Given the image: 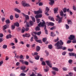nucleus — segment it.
<instances>
[{
	"mask_svg": "<svg viewBox=\"0 0 76 76\" xmlns=\"http://www.w3.org/2000/svg\"><path fill=\"white\" fill-rule=\"evenodd\" d=\"M64 43L61 40H60V41H58L57 43L55 44V46L57 47V49L60 50V49H62L63 50H67L66 47H63L61 45H63Z\"/></svg>",
	"mask_w": 76,
	"mask_h": 76,
	"instance_id": "1",
	"label": "nucleus"
},
{
	"mask_svg": "<svg viewBox=\"0 0 76 76\" xmlns=\"http://www.w3.org/2000/svg\"><path fill=\"white\" fill-rule=\"evenodd\" d=\"M21 4L23 6H24V7H25L26 6H27V7H28L29 6H30L29 4L26 3L25 1H22L21 2Z\"/></svg>",
	"mask_w": 76,
	"mask_h": 76,
	"instance_id": "2",
	"label": "nucleus"
},
{
	"mask_svg": "<svg viewBox=\"0 0 76 76\" xmlns=\"http://www.w3.org/2000/svg\"><path fill=\"white\" fill-rule=\"evenodd\" d=\"M68 39L71 41L74 40V39H75V36L73 35H70V37H69Z\"/></svg>",
	"mask_w": 76,
	"mask_h": 76,
	"instance_id": "3",
	"label": "nucleus"
},
{
	"mask_svg": "<svg viewBox=\"0 0 76 76\" xmlns=\"http://www.w3.org/2000/svg\"><path fill=\"white\" fill-rule=\"evenodd\" d=\"M45 62L47 64L48 66H49L50 67H52V64L50 62V61H46Z\"/></svg>",
	"mask_w": 76,
	"mask_h": 76,
	"instance_id": "4",
	"label": "nucleus"
},
{
	"mask_svg": "<svg viewBox=\"0 0 76 76\" xmlns=\"http://www.w3.org/2000/svg\"><path fill=\"white\" fill-rule=\"evenodd\" d=\"M22 14L25 17L26 20L29 19V16L25 14H24L23 13H22Z\"/></svg>",
	"mask_w": 76,
	"mask_h": 76,
	"instance_id": "5",
	"label": "nucleus"
},
{
	"mask_svg": "<svg viewBox=\"0 0 76 76\" xmlns=\"http://www.w3.org/2000/svg\"><path fill=\"white\" fill-rule=\"evenodd\" d=\"M42 21L43 22L42 23V22H40L38 25V26H39V27H41V26L42 25V23H45V24H46L45 23V22L44 20H42Z\"/></svg>",
	"mask_w": 76,
	"mask_h": 76,
	"instance_id": "6",
	"label": "nucleus"
},
{
	"mask_svg": "<svg viewBox=\"0 0 76 76\" xmlns=\"http://www.w3.org/2000/svg\"><path fill=\"white\" fill-rule=\"evenodd\" d=\"M40 26H41V27L42 26V27H44V26H45L44 29L45 30V31L46 30H47V28L46 27V24H45V23H42V25Z\"/></svg>",
	"mask_w": 76,
	"mask_h": 76,
	"instance_id": "7",
	"label": "nucleus"
},
{
	"mask_svg": "<svg viewBox=\"0 0 76 76\" xmlns=\"http://www.w3.org/2000/svg\"><path fill=\"white\" fill-rule=\"evenodd\" d=\"M56 17H57V18H56V21H58V20H59L60 19H61V18H63V17L60 18V16H59V15H58L56 16Z\"/></svg>",
	"mask_w": 76,
	"mask_h": 76,
	"instance_id": "8",
	"label": "nucleus"
},
{
	"mask_svg": "<svg viewBox=\"0 0 76 76\" xmlns=\"http://www.w3.org/2000/svg\"><path fill=\"white\" fill-rule=\"evenodd\" d=\"M49 1H50V2H49V4L51 6H53L54 3V0H49Z\"/></svg>",
	"mask_w": 76,
	"mask_h": 76,
	"instance_id": "9",
	"label": "nucleus"
},
{
	"mask_svg": "<svg viewBox=\"0 0 76 76\" xmlns=\"http://www.w3.org/2000/svg\"><path fill=\"white\" fill-rule=\"evenodd\" d=\"M42 14L37 15L35 17L36 19H38V18H42Z\"/></svg>",
	"mask_w": 76,
	"mask_h": 76,
	"instance_id": "10",
	"label": "nucleus"
},
{
	"mask_svg": "<svg viewBox=\"0 0 76 76\" xmlns=\"http://www.w3.org/2000/svg\"><path fill=\"white\" fill-rule=\"evenodd\" d=\"M58 8H54V13H58Z\"/></svg>",
	"mask_w": 76,
	"mask_h": 76,
	"instance_id": "11",
	"label": "nucleus"
},
{
	"mask_svg": "<svg viewBox=\"0 0 76 76\" xmlns=\"http://www.w3.org/2000/svg\"><path fill=\"white\" fill-rule=\"evenodd\" d=\"M14 10L15 11V12H18V13H20L21 11L19 10L17 8H15L14 9Z\"/></svg>",
	"mask_w": 76,
	"mask_h": 76,
	"instance_id": "12",
	"label": "nucleus"
},
{
	"mask_svg": "<svg viewBox=\"0 0 76 76\" xmlns=\"http://www.w3.org/2000/svg\"><path fill=\"white\" fill-rule=\"evenodd\" d=\"M69 56H74L75 57V53H69Z\"/></svg>",
	"mask_w": 76,
	"mask_h": 76,
	"instance_id": "13",
	"label": "nucleus"
},
{
	"mask_svg": "<svg viewBox=\"0 0 76 76\" xmlns=\"http://www.w3.org/2000/svg\"><path fill=\"white\" fill-rule=\"evenodd\" d=\"M40 50H41V48L39 46H37L36 47V50L37 52L39 51Z\"/></svg>",
	"mask_w": 76,
	"mask_h": 76,
	"instance_id": "14",
	"label": "nucleus"
},
{
	"mask_svg": "<svg viewBox=\"0 0 76 76\" xmlns=\"http://www.w3.org/2000/svg\"><path fill=\"white\" fill-rule=\"evenodd\" d=\"M12 38V35L10 34H8L6 36L7 39H9V38Z\"/></svg>",
	"mask_w": 76,
	"mask_h": 76,
	"instance_id": "15",
	"label": "nucleus"
},
{
	"mask_svg": "<svg viewBox=\"0 0 76 76\" xmlns=\"http://www.w3.org/2000/svg\"><path fill=\"white\" fill-rule=\"evenodd\" d=\"M52 69L53 70H55V71H58V69L56 67H52Z\"/></svg>",
	"mask_w": 76,
	"mask_h": 76,
	"instance_id": "16",
	"label": "nucleus"
},
{
	"mask_svg": "<svg viewBox=\"0 0 76 76\" xmlns=\"http://www.w3.org/2000/svg\"><path fill=\"white\" fill-rule=\"evenodd\" d=\"M25 69H26V66H21L20 67L21 70H25Z\"/></svg>",
	"mask_w": 76,
	"mask_h": 76,
	"instance_id": "17",
	"label": "nucleus"
},
{
	"mask_svg": "<svg viewBox=\"0 0 76 76\" xmlns=\"http://www.w3.org/2000/svg\"><path fill=\"white\" fill-rule=\"evenodd\" d=\"M7 28H9V26H7V25H5L4 26V28L3 30L4 31L5 29H7Z\"/></svg>",
	"mask_w": 76,
	"mask_h": 76,
	"instance_id": "18",
	"label": "nucleus"
},
{
	"mask_svg": "<svg viewBox=\"0 0 76 76\" xmlns=\"http://www.w3.org/2000/svg\"><path fill=\"white\" fill-rule=\"evenodd\" d=\"M49 24V25H51V26H53V25H54V23H51V22H50L49 23H48V22H46V24Z\"/></svg>",
	"mask_w": 76,
	"mask_h": 76,
	"instance_id": "19",
	"label": "nucleus"
},
{
	"mask_svg": "<svg viewBox=\"0 0 76 76\" xmlns=\"http://www.w3.org/2000/svg\"><path fill=\"white\" fill-rule=\"evenodd\" d=\"M39 57H40V56H37L36 57H35L34 58L36 60H39Z\"/></svg>",
	"mask_w": 76,
	"mask_h": 76,
	"instance_id": "20",
	"label": "nucleus"
},
{
	"mask_svg": "<svg viewBox=\"0 0 76 76\" xmlns=\"http://www.w3.org/2000/svg\"><path fill=\"white\" fill-rule=\"evenodd\" d=\"M36 41L37 42L40 43V44L42 43V40H36Z\"/></svg>",
	"mask_w": 76,
	"mask_h": 76,
	"instance_id": "21",
	"label": "nucleus"
},
{
	"mask_svg": "<svg viewBox=\"0 0 76 76\" xmlns=\"http://www.w3.org/2000/svg\"><path fill=\"white\" fill-rule=\"evenodd\" d=\"M55 33L52 32L51 33V36L52 37H54L55 36H56V34H55Z\"/></svg>",
	"mask_w": 76,
	"mask_h": 76,
	"instance_id": "22",
	"label": "nucleus"
},
{
	"mask_svg": "<svg viewBox=\"0 0 76 76\" xmlns=\"http://www.w3.org/2000/svg\"><path fill=\"white\" fill-rule=\"evenodd\" d=\"M14 25L16 26H17L18 27L19 26V23L16 22L15 23V24L14 23Z\"/></svg>",
	"mask_w": 76,
	"mask_h": 76,
	"instance_id": "23",
	"label": "nucleus"
},
{
	"mask_svg": "<svg viewBox=\"0 0 76 76\" xmlns=\"http://www.w3.org/2000/svg\"><path fill=\"white\" fill-rule=\"evenodd\" d=\"M31 18L33 21L34 22H35V18L32 16H31Z\"/></svg>",
	"mask_w": 76,
	"mask_h": 76,
	"instance_id": "24",
	"label": "nucleus"
},
{
	"mask_svg": "<svg viewBox=\"0 0 76 76\" xmlns=\"http://www.w3.org/2000/svg\"><path fill=\"white\" fill-rule=\"evenodd\" d=\"M35 45V44H33V45H31V48H33V49L35 48V45Z\"/></svg>",
	"mask_w": 76,
	"mask_h": 76,
	"instance_id": "25",
	"label": "nucleus"
},
{
	"mask_svg": "<svg viewBox=\"0 0 76 76\" xmlns=\"http://www.w3.org/2000/svg\"><path fill=\"white\" fill-rule=\"evenodd\" d=\"M36 31H39L40 30V28L38 26H37L35 28Z\"/></svg>",
	"mask_w": 76,
	"mask_h": 76,
	"instance_id": "26",
	"label": "nucleus"
},
{
	"mask_svg": "<svg viewBox=\"0 0 76 76\" xmlns=\"http://www.w3.org/2000/svg\"><path fill=\"white\" fill-rule=\"evenodd\" d=\"M25 37H27L28 38H29V37H30V34H25Z\"/></svg>",
	"mask_w": 76,
	"mask_h": 76,
	"instance_id": "27",
	"label": "nucleus"
},
{
	"mask_svg": "<svg viewBox=\"0 0 76 76\" xmlns=\"http://www.w3.org/2000/svg\"><path fill=\"white\" fill-rule=\"evenodd\" d=\"M5 22L6 23H7V24H9L10 23V20H6Z\"/></svg>",
	"mask_w": 76,
	"mask_h": 76,
	"instance_id": "28",
	"label": "nucleus"
},
{
	"mask_svg": "<svg viewBox=\"0 0 76 76\" xmlns=\"http://www.w3.org/2000/svg\"><path fill=\"white\" fill-rule=\"evenodd\" d=\"M15 18H18L19 17V14H15Z\"/></svg>",
	"mask_w": 76,
	"mask_h": 76,
	"instance_id": "29",
	"label": "nucleus"
},
{
	"mask_svg": "<svg viewBox=\"0 0 76 76\" xmlns=\"http://www.w3.org/2000/svg\"><path fill=\"white\" fill-rule=\"evenodd\" d=\"M19 61L21 63H22L23 64H24V61H23V60H19Z\"/></svg>",
	"mask_w": 76,
	"mask_h": 76,
	"instance_id": "30",
	"label": "nucleus"
},
{
	"mask_svg": "<svg viewBox=\"0 0 76 76\" xmlns=\"http://www.w3.org/2000/svg\"><path fill=\"white\" fill-rule=\"evenodd\" d=\"M48 47L49 49H51L53 48V46L52 45H48Z\"/></svg>",
	"mask_w": 76,
	"mask_h": 76,
	"instance_id": "31",
	"label": "nucleus"
},
{
	"mask_svg": "<svg viewBox=\"0 0 76 76\" xmlns=\"http://www.w3.org/2000/svg\"><path fill=\"white\" fill-rule=\"evenodd\" d=\"M42 41L44 42H45L47 41V38H44L42 39Z\"/></svg>",
	"mask_w": 76,
	"mask_h": 76,
	"instance_id": "32",
	"label": "nucleus"
},
{
	"mask_svg": "<svg viewBox=\"0 0 76 76\" xmlns=\"http://www.w3.org/2000/svg\"><path fill=\"white\" fill-rule=\"evenodd\" d=\"M15 25H12V30H13V29H15Z\"/></svg>",
	"mask_w": 76,
	"mask_h": 76,
	"instance_id": "33",
	"label": "nucleus"
},
{
	"mask_svg": "<svg viewBox=\"0 0 76 76\" xmlns=\"http://www.w3.org/2000/svg\"><path fill=\"white\" fill-rule=\"evenodd\" d=\"M24 64H26V65H28V64H29L28 62L26 61H25L24 62Z\"/></svg>",
	"mask_w": 76,
	"mask_h": 76,
	"instance_id": "34",
	"label": "nucleus"
},
{
	"mask_svg": "<svg viewBox=\"0 0 76 76\" xmlns=\"http://www.w3.org/2000/svg\"><path fill=\"white\" fill-rule=\"evenodd\" d=\"M67 10V9H66V8H65L64 9L63 11L64 13H66V12Z\"/></svg>",
	"mask_w": 76,
	"mask_h": 76,
	"instance_id": "35",
	"label": "nucleus"
},
{
	"mask_svg": "<svg viewBox=\"0 0 76 76\" xmlns=\"http://www.w3.org/2000/svg\"><path fill=\"white\" fill-rule=\"evenodd\" d=\"M67 53V52L66 51H64L63 52H62V55H63V56H65V55H66V53Z\"/></svg>",
	"mask_w": 76,
	"mask_h": 76,
	"instance_id": "36",
	"label": "nucleus"
},
{
	"mask_svg": "<svg viewBox=\"0 0 76 76\" xmlns=\"http://www.w3.org/2000/svg\"><path fill=\"white\" fill-rule=\"evenodd\" d=\"M7 46L6 45H4L3 46V48L4 49H6V48H7Z\"/></svg>",
	"mask_w": 76,
	"mask_h": 76,
	"instance_id": "37",
	"label": "nucleus"
},
{
	"mask_svg": "<svg viewBox=\"0 0 76 76\" xmlns=\"http://www.w3.org/2000/svg\"><path fill=\"white\" fill-rule=\"evenodd\" d=\"M48 70H49V69L48 68H46L45 69H44V71L45 72H48Z\"/></svg>",
	"mask_w": 76,
	"mask_h": 76,
	"instance_id": "38",
	"label": "nucleus"
},
{
	"mask_svg": "<svg viewBox=\"0 0 76 76\" xmlns=\"http://www.w3.org/2000/svg\"><path fill=\"white\" fill-rule=\"evenodd\" d=\"M65 26L66 29H68L69 28V26L67 24H65Z\"/></svg>",
	"mask_w": 76,
	"mask_h": 76,
	"instance_id": "39",
	"label": "nucleus"
},
{
	"mask_svg": "<svg viewBox=\"0 0 76 76\" xmlns=\"http://www.w3.org/2000/svg\"><path fill=\"white\" fill-rule=\"evenodd\" d=\"M52 73L53 75H56V72L54 71H52Z\"/></svg>",
	"mask_w": 76,
	"mask_h": 76,
	"instance_id": "40",
	"label": "nucleus"
},
{
	"mask_svg": "<svg viewBox=\"0 0 76 76\" xmlns=\"http://www.w3.org/2000/svg\"><path fill=\"white\" fill-rule=\"evenodd\" d=\"M71 23H72V21L71 20H69L67 21V23L68 25L69 24H71Z\"/></svg>",
	"mask_w": 76,
	"mask_h": 76,
	"instance_id": "41",
	"label": "nucleus"
},
{
	"mask_svg": "<svg viewBox=\"0 0 76 76\" xmlns=\"http://www.w3.org/2000/svg\"><path fill=\"white\" fill-rule=\"evenodd\" d=\"M60 14L61 16H63V12L62 11L61 12H60Z\"/></svg>",
	"mask_w": 76,
	"mask_h": 76,
	"instance_id": "42",
	"label": "nucleus"
},
{
	"mask_svg": "<svg viewBox=\"0 0 76 76\" xmlns=\"http://www.w3.org/2000/svg\"><path fill=\"white\" fill-rule=\"evenodd\" d=\"M68 50L70 52H72L73 51V49H68Z\"/></svg>",
	"mask_w": 76,
	"mask_h": 76,
	"instance_id": "43",
	"label": "nucleus"
},
{
	"mask_svg": "<svg viewBox=\"0 0 76 76\" xmlns=\"http://www.w3.org/2000/svg\"><path fill=\"white\" fill-rule=\"evenodd\" d=\"M46 10H47V13L48 12V11L50 10V9L48 7H46Z\"/></svg>",
	"mask_w": 76,
	"mask_h": 76,
	"instance_id": "44",
	"label": "nucleus"
},
{
	"mask_svg": "<svg viewBox=\"0 0 76 76\" xmlns=\"http://www.w3.org/2000/svg\"><path fill=\"white\" fill-rule=\"evenodd\" d=\"M20 59H21L22 60H23V59H24L23 56L22 55H21L20 56Z\"/></svg>",
	"mask_w": 76,
	"mask_h": 76,
	"instance_id": "45",
	"label": "nucleus"
},
{
	"mask_svg": "<svg viewBox=\"0 0 76 76\" xmlns=\"http://www.w3.org/2000/svg\"><path fill=\"white\" fill-rule=\"evenodd\" d=\"M62 19H63V18H61V19L59 20L58 21V23H61V22Z\"/></svg>",
	"mask_w": 76,
	"mask_h": 76,
	"instance_id": "46",
	"label": "nucleus"
},
{
	"mask_svg": "<svg viewBox=\"0 0 76 76\" xmlns=\"http://www.w3.org/2000/svg\"><path fill=\"white\" fill-rule=\"evenodd\" d=\"M10 20H13V16L12 15H10Z\"/></svg>",
	"mask_w": 76,
	"mask_h": 76,
	"instance_id": "47",
	"label": "nucleus"
},
{
	"mask_svg": "<svg viewBox=\"0 0 76 76\" xmlns=\"http://www.w3.org/2000/svg\"><path fill=\"white\" fill-rule=\"evenodd\" d=\"M20 76H26V74L24 73H21L20 74Z\"/></svg>",
	"mask_w": 76,
	"mask_h": 76,
	"instance_id": "48",
	"label": "nucleus"
},
{
	"mask_svg": "<svg viewBox=\"0 0 76 76\" xmlns=\"http://www.w3.org/2000/svg\"><path fill=\"white\" fill-rule=\"evenodd\" d=\"M36 20L37 21V23H39L40 22V19H37Z\"/></svg>",
	"mask_w": 76,
	"mask_h": 76,
	"instance_id": "49",
	"label": "nucleus"
},
{
	"mask_svg": "<svg viewBox=\"0 0 76 76\" xmlns=\"http://www.w3.org/2000/svg\"><path fill=\"white\" fill-rule=\"evenodd\" d=\"M56 29V27H55L53 26L51 28H50V29L51 30H54V29Z\"/></svg>",
	"mask_w": 76,
	"mask_h": 76,
	"instance_id": "50",
	"label": "nucleus"
},
{
	"mask_svg": "<svg viewBox=\"0 0 76 76\" xmlns=\"http://www.w3.org/2000/svg\"><path fill=\"white\" fill-rule=\"evenodd\" d=\"M30 76H36L35 75V74L34 73V72H32V74L30 75Z\"/></svg>",
	"mask_w": 76,
	"mask_h": 76,
	"instance_id": "51",
	"label": "nucleus"
},
{
	"mask_svg": "<svg viewBox=\"0 0 76 76\" xmlns=\"http://www.w3.org/2000/svg\"><path fill=\"white\" fill-rule=\"evenodd\" d=\"M72 42V41L71 40H68L67 42V44H70V43H71Z\"/></svg>",
	"mask_w": 76,
	"mask_h": 76,
	"instance_id": "52",
	"label": "nucleus"
},
{
	"mask_svg": "<svg viewBox=\"0 0 76 76\" xmlns=\"http://www.w3.org/2000/svg\"><path fill=\"white\" fill-rule=\"evenodd\" d=\"M30 24L31 25H33V22L32 21H30L29 22Z\"/></svg>",
	"mask_w": 76,
	"mask_h": 76,
	"instance_id": "53",
	"label": "nucleus"
},
{
	"mask_svg": "<svg viewBox=\"0 0 76 76\" xmlns=\"http://www.w3.org/2000/svg\"><path fill=\"white\" fill-rule=\"evenodd\" d=\"M41 34V31H39L37 33V35H40Z\"/></svg>",
	"mask_w": 76,
	"mask_h": 76,
	"instance_id": "54",
	"label": "nucleus"
},
{
	"mask_svg": "<svg viewBox=\"0 0 76 76\" xmlns=\"http://www.w3.org/2000/svg\"><path fill=\"white\" fill-rule=\"evenodd\" d=\"M34 14L38 15V14H39L38 13V11H34Z\"/></svg>",
	"mask_w": 76,
	"mask_h": 76,
	"instance_id": "55",
	"label": "nucleus"
},
{
	"mask_svg": "<svg viewBox=\"0 0 76 76\" xmlns=\"http://www.w3.org/2000/svg\"><path fill=\"white\" fill-rule=\"evenodd\" d=\"M42 64L43 66H45V61H43L42 63Z\"/></svg>",
	"mask_w": 76,
	"mask_h": 76,
	"instance_id": "56",
	"label": "nucleus"
},
{
	"mask_svg": "<svg viewBox=\"0 0 76 76\" xmlns=\"http://www.w3.org/2000/svg\"><path fill=\"white\" fill-rule=\"evenodd\" d=\"M58 40H59V39H58V37H57V39H55V42H57V41H58Z\"/></svg>",
	"mask_w": 76,
	"mask_h": 76,
	"instance_id": "57",
	"label": "nucleus"
},
{
	"mask_svg": "<svg viewBox=\"0 0 76 76\" xmlns=\"http://www.w3.org/2000/svg\"><path fill=\"white\" fill-rule=\"evenodd\" d=\"M3 37V34L0 33V37L2 38Z\"/></svg>",
	"mask_w": 76,
	"mask_h": 76,
	"instance_id": "58",
	"label": "nucleus"
},
{
	"mask_svg": "<svg viewBox=\"0 0 76 76\" xmlns=\"http://www.w3.org/2000/svg\"><path fill=\"white\" fill-rule=\"evenodd\" d=\"M69 76H73V73L69 72Z\"/></svg>",
	"mask_w": 76,
	"mask_h": 76,
	"instance_id": "59",
	"label": "nucleus"
},
{
	"mask_svg": "<svg viewBox=\"0 0 76 76\" xmlns=\"http://www.w3.org/2000/svg\"><path fill=\"white\" fill-rule=\"evenodd\" d=\"M39 6H42V2H40L39 4Z\"/></svg>",
	"mask_w": 76,
	"mask_h": 76,
	"instance_id": "60",
	"label": "nucleus"
},
{
	"mask_svg": "<svg viewBox=\"0 0 76 76\" xmlns=\"http://www.w3.org/2000/svg\"><path fill=\"white\" fill-rule=\"evenodd\" d=\"M25 31H29V28L28 27L26 28L25 29Z\"/></svg>",
	"mask_w": 76,
	"mask_h": 76,
	"instance_id": "61",
	"label": "nucleus"
},
{
	"mask_svg": "<svg viewBox=\"0 0 76 76\" xmlns=\"http://www.w3.org/2000/svg\"><path fill=\"white\" fill-rule=\"evenodd\" d=\"M63 70H64V71H66V70H67V68H65V67L63 68Z\"/></svg>",
	"mask_w": 76,
	"mask_h": 76,
	"instance_id": "62",
	"label": "nucleus"
},
{
	"mask_svg": "<svg viewBox=\"0 0 76 76\" xmlns=\"http://www.w3.org/2000/svg\"><path fill=\"white\" fill-rule=\"evenodd\" d=\"M19 64H20V63L19 62H18L16 64V65L17 66H19Z\"/></svg>",
	"mask_w": 76,
	"mask_h": 76,
	"instance_id": "63",
	"label": "nucleus"
},
{
	"mask_svg": "<svg viewBox=\"0 0 76 76\" xmlns=\"http://www.w3.org/2000/svg\"><path fill=\"white\" fill-rule=\"evenodd\" d=\"M73 10H76V7L75 6H73Z\"/></svg>",
	"mask_w": 76,
	"mask_h": 76,
	"instance_id": "64",
	"label": "nucleus"
}]
</instances>
